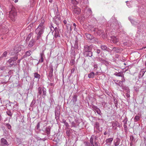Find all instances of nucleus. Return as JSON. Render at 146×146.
<instances>
[{"mask_svg": "<svg viewBox=\"0 0 146 146\" xmlns=\"http://www.w3.org/2000/svg\"><path fill=\"white\" fill-rule=\"evenodd\" d=\"M40 123H38L37 125H36V129H38L40 127Z\"/></svg>", "mask_w": 146, "mask_h": 146, "instance_id": "nucleus-61", "label": "nucleus"}, {"mask_svg": "<svg viewBox=\"0 0 146 146\" xmlns=\"http://www.w3.org/2000/svg\"><path fill=\"white\" fill-rule=\"evenodd\" d=\"M96 140V137L94 136H92L90 140V146H95L94 143H95Z\"/></svg>", "mask_w": 146, "mask_h": 146, "instance_id": "nucleus-9", "label": "nucleus"}, {"mask_svg": "<svg viewBox=\"0 0 146 146\" xmlns=\"http://www.w3.org/2000/svg\"><path fill=\"white\" fill-rule=\"evenodd\" d=\"M94 111H96V109H97L98 108L96 106H93L92 107Z\"/></svg>", "mask_w": 146, "mask_h": 146, "instance_id": "nucleus-60", "label": "nucleus"}, {"mask_svg": "<svg viewBox=\"0 0 146 146\" xmlns=\"http://www.w3.org/2000/svg\"><path fill=\"white\" fill-rule=\"evenodd\" d=\"M100 52H101V50L100 49H98L96 50V52L98 54H99V53H100Z\"/></svg>", "mask_w": 146, "mask_h": 146, "instance_id": "nucleus-62", "label": "nucleus"}, {"mask_svg": "<svg viewBox=\"0 0 146 146\" xmlns=\"http://www.w3.org/2000/svg\"><path fill=\"white\" fill-rule=\"evenodd\" d=\"M94 31L96 32L98 35L100 36L103 32V31L101 29H98L95 28L94 30Z\"/></svg>", "mask_w": 146, "mask_h": 146, "instance_id": "nucleus-19", "label": "nucleus"}, {"mask_svg": "<svg viewBox=\"0 0 146 146\" xmlns=\"http://www.w3.org/2000/svg\"><path fill=\"white\" fill-rule=\"evenodd\" d=\"M18 58V57L16 56L15 57H12L7 62L10 64V67L12 65H13L15 63V61Z\"/></svg>", "mask_w": 146, "mask_h": 146, "instance_id": "nucleus-7", "label": "nucleus"}, {"mask_svg": "<svg viewBox=\"0 0 146 146\" xmlns=\"http://www.w3.org/2000/svg\"><path fill=\"white\" fill-rule=\"evenodd\" d=\"M17 12L14 9H12L9 14V17L13 21H15L17 19Z\"/></svg>", "mask_w": 146, "mask_h": 146, "instance_id": "nucleus-4", "label": "nucleus"}, {"mask_svg": "<svg viewBox=\"0 0 146 146\" xmlns=\"http://www.w3.org/2000/svg\"><path fill=\"white\" fill-rule=\"evenodd\" d=\"M95 74L94 72H92L88 74V77L90 78H93L94 77Z\"/></svg>", "mask_w": 146, "mask_h": 146, "instance_id": "nucleus-36", "label": "nucleus"}, {"mask_svg": "<svg viewBox=\"0 0 146 146\" xmlns=\"http://www.w3.org/2000/svg\"><path fill=\"white\" fill-rule=\"evenodd\" d=\"M91 40H92V42H94L98 43V39L96 38L93 37V38Z\"/></svg>", "mask_w": 146, "mask_h": 146, "instance_id": "nucleus-46", "label": "nucleus"}, {"mask_svg": "<svg viewBox=\"0 0 146 146\" xmlns=\"http://www.w3.org/2000/svg\"><path fill=\"white\" fill-rule=\"evenodd\" d=\"M9 145L8 142L4 138L1 139V146H8Z\"/></svg>", "mask_w": 146, "mask_h": 146, "instance_id": "nucleus-10", "label": "nucleus"}, {"mask_svg": "<svg viewBox=\"0 0 146 146\" xmlns=\"http://www.w3.org/2000/svg\"><path fill=\"white\" fill-rule=\"evenodd\" d=\"M6 126L9 129H10L11 128V125L9 123H7L6 125Z\"/></svg>", "mask_w": 146, "mask_h": 146, "instance_id": "nucleus-55", "label": "nucleus"}, {"mask_svg": "<svg viewBox=\"0 0 146 146\" xmlns=\"http://www.w3.org/2000/svg\"><path fill=\"white\" fill-rule=\"evenodd\" d=\"M5 26L4 25L0 24V32H4L5 31H6L7 29L5 27Z\"/></svg>", "mask_w": 146, "mask_h": 146, "instance_id": "nucleus-15", "label": "nucleus"}, {"mask_svg": "<svg viewBox=\"0 0 146 146\" xmlns=\"http://www.w3.org/2000/svg\"><path fill=\"white\" fill-rule=\"evenodd\" d=\"M72 11L74 14L76 15L80 14L81 12L80 9L78 7L74 6L72 7Z\"/></svg>", "mask_w": 146, "mask_h": 146, "instance_id": "nucleus-6", "label": "nucleus"}, {"mask_svg": "<svg viewBox=\"0 0 146 146\" xmlns=\"http://www.w3.org/2000/svg\"><path fill=\"white\" fill-rule=\"evenodd\" d=\"M114 74L116 76H120L121 77H123L124 75L122 72L115 73Z\"/></svg>", "mask_w": 146, "mask_h": 146, "instance_id": "nucleus-35", "label": "nucleus"}, {"mask_svg": "<svg viewBox=\"0 0 146 146\" xmlns=\"http://www.w3.org/2000/svg\"><path fill=\"white\" fill-rule=\"evenodd\" d=\"M78 3H79L81 5L84 6V5H87L88 4V0H78Z\"/></svg>", "mask_w": 146, "mask_h": 146, "instance_id": "nucleus-12", "label": "nucleus"}, {"mask_svg": "<svg viewBox=\"0 0 146 146\" xmlns=\"http://www.w3.org/2000/svg\"><path fill=\"white\" fill-rule=\"evenodd\" d=\"M112 126L113 127L115 126H117L119 127H121V124L117 121L113 122L112 123Z\"/></svg>", "mask_w": 146, "mask_h": 146, "instance_id": "nucleus-21", "label": "nucleus"}, {"mask_svg": "<svg viewBox=\"0 0 146 146\" xmlns=\"http://www.w3.org/2000/svg\"><path fill=\"white\" fill-rule=\"evenodd\" d=\"M60 36L59 33V29L57 27H55V33L54 34V37L55 38H60Z\"/></svg>", "mask_w": 146, "mask_h": 146, "instance_id": "nucleus-11", "label": "nucleus"}, {"mask_svg": "<svg viewBox=\"0 0 146 146\" xmlns=\"http://www.w3.org/2000/svg\"><path fill=\"white\" fill-rule=\"evenodd\" d=\"M51 26H50L49 27V28L50 29L51 31H52V33H53L54 31H55V28H54V27L52 26L51 25Z\"/></svg>", "mask_w": 146, "mask_h": 146, "instance_id": "nucleus-51", "label": "nucleus"}, {"mask_svg": "<svg viewBox=\"0 0 146 146\" xmlns=\"http://www.w3.org/2000/svg\"><path fill=\"white\" fill-rule=\"evenodd\" d=\"M33 35V34L32 33H31L29 34L27 36L26 39V41L27 42V41H29Z\"/></svg>", "mask_w": 146, "mask_h": 146, "instance_id": "nucleus-34", "label": "nucleus"}, {"mask_svg": "<svg viewBox=\"0 0 146 146\" xmlns=\"http://www.w3.org/2000/svg\"><path fill=\"white\" fill-rule=\"evenodd\" d=\"M126 2L127 3V5L129 8L131 7L130 5V3L129 2L127 1Z\"/></svg>", "mask_w": 146, "mask_h": 146, "instance_id": "nucleus-59", "label": "nucleus"}, {"mask_svg": "<svg viewBox=\"0 0 146 146\" xmlns=\"http://www.w3.org/2000/svg\"><path fill=\"white\" fill-rule=\"evenodd\" d=\"M98 61L102 63L108 64V62L106 60L101 58H99L98 59Z\"/></svg>", "mask_w": 146, "mask_h": 146, "instance_id": "nucleus-22", "label": "nucleus"}, {"mask_svg": "<svg viewBox=\"0 0 146 146\" xmlns=\"http://www.w3.org/2000/svg\"><path fill=\"white\" fill-rule=\"evenodd\" d=\"M35 42V40L32 38L29 42L28 45V47L29 48L32 47L34 45V43Z\"/></svg>", "mask_w": 146, "mask_h": 146, "instance_id": "nucleus-14", "label": "nucleus"}, {"mask_svg": "<svg viewBox=\"0 0 146 146\" xmlns=\"http://www.w3.org/2000/svg\"><path fill=\"white\" fill-rule=\"evenodd\" d=\"M64 123L66 127H67V128H68V127L69 126L68 123L66 122V121H64Z\"/></svg>", "mask_w": 146, "mask_h": 146, "instance_id": "nucleus-56", "label": "nucleus"}, {"mask_svg": "<svg viewBox=\"0 0 146 146\" xmlns=\"http://www.w3.org/2000/svg\"><path fill=\"white\" fill-rule=\"evenodd\" d=\"M36 102V101L35 99H34L32 102H31V104L30 106L31 107H33L34 106Z\"/></svg>", "mask_w": 146, "mask_h": 146, "instance_id": "nucleus-44", "label": "nucleus"}, {"mask_svg": "<svg viewBox=\"0 0 146 146\" xmlns=\"http://www.w3.org/2000/svg\"><path fill=\"white\" fill-rule=\"evenodd\" d=\"M40 59L39 60V62H43L44 61V53L43 51L42 52L40 53Z\"/></svg>", "mask_w": 146, "mask_h": 146, "instance_id": "nucleus-17", "label": "nucleus"}, {"mask_svg": "<svg viewBox=\"0 0 146 146\" xmlns=\"http://www.w3.org/2000/svg\"><path fill=\"white\" fill-rule=\"evenodd\" d=\"M86 36L87 38L90 40H91L93 38V36L89 34H86Z\"/></svg>", "mask_w": 146, "mask_h": 146, "instance_id": "nucleus-38", "label": "nucleus"}, {"mask_svg": "<svg viewBox=\"0 0 146 146\" xmlns=\"http://www.w3.org/2000/svg\"><path fill=\"white\" fill-rule=\"evenodd\" d=\"M131 17H128V19L131 22V23L132 24V25H137V23L134 21V20H133L131 18Z\"/></svg>", "mask_w": 146, "mask_h": 146, "instance_id": "nucleus-23", "label": "nucleus"}, {"mask_svg": "<svg viewBox=\"0 0 146 146\" xmlns=\"http://www.w3.org/2000/svg\"><path fill=\"white\" fill-rule=\"evenodd\" d=\"M111 40L114 43H116L118 41V39L117 36H112L111 37Z\"/></svg>", "mask_w": 146, "mask_h": 146, "instance_id": "nucleus-18", "label": "nucleus"}, {"mask_svg": "<svg viewBox=\"0 0 146 146\" xmlns=\"http://www.w3.org/2000/svg\"><path fill=\"white\" fill-rule=\"evenodd\" d=\"M67 21L66 20H65L64 19V21H63V23H64V25H66L67 24Z\"/></svg>", "mask_w": 146, "mask_h": 146, "instance_id": "nucleus-64", "label": "nucleus"}, {"mask_svg": "<svg viewBox=\"0 0 146 146\" xmlns=\"http://www.w3.org/2000/svg\"><path fill=\"white\" fill-rule=\"evenodd\" d=\"M86 13L87 14V15L88 17L92 15V13L91 10L90 8H88L86 9Z\"/></svg>", "mask_w": 146, "mask_h": 146, "instance_id": "nucleus-20", "label": "nucleus"}, {"mask_svg": "<svg viewBox=\"0 0 146 146\" xmlns=\"http://www.w3.org/2000/svg\"><path fill=\"white\" fill-rule=\"evenodd\" d=\"M71 127H77V125L76 124L74 121H72L71 122Z\"/></svg>", "mask_w": 146, "mask_h": 146, "instance_id": "nucleus-47", "label": "nucleus"}, {"mask_svg": "<svg viewBox=\"0 0 146 146\" xmlns=\"http://www.w3.org/2000/svg\"><path fill=\"white\" fill-rule=\"evenodd\" d=\"M140 118V117L138 115H136L135 116L134 119V120H135V121H138Z\"/></svg>", "mask_w": 146, "mask_h": 146, "instance_id": "nucleus-49", "label": "nucleus"}, {"mask_svg": "<svg viewBox=\"0 0 146 146\" xmlns=\"http://www.w3.org/2000/svg\"><path fill=\"white\" fill-rule=\"evenodd\" d=\"M92 47L93 46L92 45H90V46L86 45L84 46L83 53L84 56L92 57Z\"/></svg>", "mask_w": 146, "mask_h": 146, "instance_id": "nucleus-2", "label": "nucleus"}, {"mask_svg": "<svg viewBox=\"0 0 146 146\" xmlns=\"http://www.w3.org/2000/svg\"><path fill=\"white\" fill-rule=\"evenodd\" d=\"M71 3L73 5H76L78 4V2L76 0H72L71 1Z\"/></svg>", "mask_w": 146, "mask_h": 146, "instance_id": "nucleus-53", "label": "nucleus"}, {"mask_svg": "<svg viewBox=\"0 0 146 146\" xmlns=\"http://www.w3.org/2000/svg\"><path fill=\"white\" fill-rule=\"evenodd\" d=\"M100 48L103 50L109 51V48L104 45H101Z\"/></svg>", "mask_w": 146, "mask_h": 146, "instance_id": "nucleus-24", "label": "nucleus"}, {"mask_svg": "<svg viewBox=\"0 0 146 146\" xmlns=\"http://www.w3.org/2000/svg\"><path fill=\"white\" fill-rule=\"evenodd\" d=\"M60 20V17L58 16L55 17L53 19V21L56 24L59 23Z\"/></svg>", "mask_w": 146, "mask_h": 146, "instance_id": "nucleus-13", "label": "nucleus"}, {"mask_svg": "<svg viewBox=\"0 0 146 146\" xmlns=\"http://www.w3.org/2000/svg\"><path fill=\"white\" fill-rule=\"evenodd\" d=\"M21 50V48L20 47H19L15 49L14 50L15 52L16 53H17L19 52Z\"/></svg>", "mask_w": 146, "mask_h": 146, "instance_id": "nucleus-39", "label": "nucleus"}, {"mask_svg": "<svg viewBox=\"0 0 146 146\" xmlns=\"http://www.w3.org/2000/svg\"><path fill=\"white\" fill-rule=\"evenodd\" d=\"M65 26L66 27V29L68 31H70V32L72 30L71 26L70 24H66Z\"/></svg>", "mask_w": 146, "mask_h": 146, "instance_id": "nucleus-29", "label": "nucleus"}, {"mask_svg": "<svg viewBox=\"0 0 146 146\" xmlns=\"http://www.w3.org/2000/svg\"><path fill=\"white\" fill-rule=\"evenodd\" d=\"M34 76L35 78L39 79L40 78V75L37 73H34Z\"/></svg>", "mask_w": 146, "mask_h": 146, "instance_id": "nucleus-40", "label": "nucleus"}, {"mask_svg": "<svg viewBox=\"0 0 146 146\" xmlns=\"http://www.w3.org/2000/svg\"><path fill=\"white\" fill-rule=\"evenodd\" d=\"M41 22L39 24L38 27L36 29L35 32L37 35L36 40H37L42 36V35L44 32L45 28V24H44L45 21L42 19L40 20Z\"/></svg>", "mask_w": 146, "mask_h": 146, "instance_id": "nucleus-1", "label": "nucleus"}, {"mask_svg": "<svg viewBox=\"0 0 146 146\" xmlns=\"http://www.w3.org/2000/svg\"><path fill=\"white\" fill-rule=\"evenodd\" d=\"M93 66L94 67V70H96L98 68L97 64H94Z\"/></svg>", "mask_w": 146, "mask_h": 146, "instance_id": "nucleus-57", "label": "nucleus"}, {"mask_svg": "<svg viewBox=\"0 0 146 146\" xmlns=\"http://www.w3.org/2000/svg\"><path fill=\"white\" fill-rule=\"evenodd\" d=\"M95 111L99 115H101V112L100 111V109L99 108H98L97 109H96V110Z\"/></svg>", "mask_w": 146, "mask_h": 146, "instance_id": "nucleus-54", "label": "nucleus"}, {"mask_svg": "<svg viewBox=\"0 0 146 146\" xmlns=\"http://www.w3.org/2000/svg\"><path fill=\"white\" fill-rule=\"evenodd\" d=\"M78 38L76 37V40L74 43V48L75 49H77L78 48Z\"/></svg>", "mask_w": 146, "mask_h": 146, "instance_id": "nucleus-26", "label": "nucleus"}, {"mask_svg": "<svg viewBox=\"0 0 146 146\" xmlns=\"http://www.w3.org/2000/svg\"><path fill=\"white\" fill-rule=\"evenodd\" d=\"M50 127L48 126L46 129L45 131L47 134V135H48L50 134Z\"/></svg>", "mask_w": 146, "mask_h": 146, "instance_id": "nucleus-30", "label": "nucleus"}, {"mask_svg": "<svg viewBox=\"0 0 146 146\" xmlns=\"http://www.w3.org/2000/svg\"><path fill=\"white\" fill-rule=\"evenodd\" d=\"M115 84L119 86L123 87V84L122 81L119 80L118 83L115 82Z\"/></svg>", "mask_w": 146, "mask_h": 146, "instance_id": "nucleus-37", "label": "nucleus"}, {"mask_svg": "<svg viewBox=\"0 0 146 146\" xmlns=\"http://www.w3.org/2000/svg\"><path fill=\"white\" fill-rule=\"evenodd\" d=\"M113 102L114 103L115 106L116 107L117 105V100L115 98H113Z\"/></svg>", "mask_w": 146, "mask_h": 146, "instance_id": "nucleus-50", "label": "nucleus"}, {"mask_svg": "<svg viewBox=\"0 0 146 146\" xmlns=\"http://www.w3.org/2000/svg\"><path fill=\"white\" fill-rule=\"evenodd\" d=\"M95 146H100V144L99 142L96 140L94 143Z\"/></svg>", "mask_w": 146, "mask_h": 146, "instance_id": "nucleus-58", "label": "nucleus"}, {"mask_svg": "<svg viewBox=\"0 0 146 146\" xmlns=\"http://www.w3.org/2000/svg\"><path fill=\"white\" fill-rule=\"evenodd\" d=\"M48 70L49 71V73L48 77L50 78H52L53 76V67L51 64L49 65Z\"/></svg>", "mask_w": 146, "mask_h": 146, "instance_id": "nucleus-8", "label": "nucleus"}, {"mask_svg": "<svg viewBox=\"0 0 146 146\" xmlns=\"http://www.w3.org/2000/svg\"><path fill=\"white\" fill-rule=\"evenodd\" d=\"M84 143L85 146H90V143L88 141H85Z\"/></svg>", "mask_w": 146, "mask_h": 146, "instance_id": "nucleus-52", "label": "nucleus"}, {"mask_svg": "<svg viewBox=\"0 0 146 146\" xmlns=\"http://www.w3.org/2000/svg\"><path fill=\"white\" fill-rule=\"evenodd\" d=\"M99 123L98 122H96V126H95V127L96 128L99 130V131H101V130L100 129V128H99Z\"/></svg>", "mask_w": 146, "mask_h": 146, "instance_id": "nucleus-48", "label": "nucleus"}, {"mask_svg": "<svg viewBox=\"0 0 146 146\" xmlns=\"http://www.w3.org/2000/svg\"><path fill=\"white\" fill-rule=\"evenodd\" d=\"M46 90L44 87H39L38 89L37 96L38 97L39 95L42 96V97L44 98L46 95Z\"/></svg>", "mask_w": 146, "mask_h": 146, "instance_id": "nucleus-3", "label": "nucleus"}, {"mask_svg": "<svg viewBox=\"0 0 146 146\" xmlns=\"http://www.w3.org/2000/svg\"><path fill=\"white\" fill-rule=\"evenodd\" d=\"M32 53V52L31 50H29L25 52V55L24 56V57H26L29 56Z\"/></svg>", "mask_w": 146, "mask_h": 146, "instance_id": "nucleus-27", "label": "nucleus"}, {"mask_svg": "<svg viewBox=\"0 0 146 146\" xmlns=\"http://www.w3.org/2000/svg\"><path fill=\"white\" fill-rule=\"evenodd\" d=\"M145 71L144 70H142L140 71L139 75V78H140L142 77L144 75Z\"/></svg>", "mask_w": 146, "mask_h": 146, "instance_id": "nucleus-28", "label": "nucleus"}, {"mask_svg": "<svg viewBox=\"0 0 146 146\" xmlns=\"http://www.w3.org/2000/svg\"><path fill=\"white\" fill-rule=\"evenodd\" d=\"M143 28L142 27V26L141 25H139V26L138 25V27L137 28V31L139 32H143Z\"/></svg>", "mask_w": 146, "mask_h": 146, "instance_id": "nucleus-33", "label": "nucleus"}, {"mask_svg": "<svg viewBox=\"0 0 146 146\" xmlns=\"http://www.w3.org/2000/svg\"><path fill=\"white\" fill-rule=\"evenodd\" d=\"M68 130H66V135L68 136H69L70 135V131L72 130V129L70 128H68Z\"/></svg>", "mask_w": 146, "mask_h": 146, "instance_id": "nucleus-42", "label": "nucleus"}, {"mask_svg": "<svg viewBox=\"0 0 146 146\" xmlns=\"http://www.w3.org/2000/svg\"><path fill=\"white\" fill-rule=\"evenodd\" d=\"M115 24V26L113 27L114 29L116 30L119 29L120 27L117 21H116Z\"/></svg>", "mask_w": 146, "mask_h": 146, "instance_id": "nucleus-31", "label": "nucleus"}, {"mask_svg": "<svg viewBox=\"0 0 146 146\" xmlns=\"http://www.w3.org/2000/svg\"><path fill=\"white\" fill-rule=\"evenodd\" d=\"M77 95L76 94H75L73 96V98L72 101L74 103H75L77 100Z\"/></svg>", "mask_w": 146, "mask_h": 146, "instance_id": "nucleus-32", "label": "nucleus"}, {"mask_svg": "<svg viewBox=\"0 0 146 146\" xmlns=\"http://www.w3.org/2000/svg\"><path fill=\"white\" fill-rule=\"evenodd\" d=\"M113 140V138L107 139L105 141L106 142V144L108 145H111Z\"/></svg>", "mask_w": 146, "mask_h": 146, "instance_id": "nucleus-16", "label": "nucleus"}, {"mask_svg": "<svg viewBox=\"0 0 146 146\" xmlns=\"http://www.w3.org/2000/svg\"><path fill=\"white\" fill-rule=\"evenodd\" d=\"M114 142V145L115 146H117L120 143V139L118 138H117L115 139Z\"/></svg>", "mask_w": 146, "mask_h": 146, "instance_id": "nucleus-25", "label": "nucleus"}, {"mask_svg": "<svg viewBox=\"0 0 146 146\" xmlns=\"http://www.w3.org/2000/svg\"><path fill=\"white\" fill-rule=\"evenodd\" d=\"M130 139L131 141H133V140L134 141V137L133 135H131V136H130Z\"/></svg>", "mask_w": 146, "mask_h": 146, "instance_id": "nucleus-63", "label": "nucleus"}, {"mask_svg": "<svg viewBox=\"0 0 146 146\" xmlns=\"http://www.w3.org/2000/svg\"><path fill=\"white\" fill-rule=\"evenodd\" d=\"M6 113L8 116H10L11 118V117L13 113L10 110H7L6 112Z\"/></svg>", "mask_w": 146, "mask_h": 146, "instance_id": "nucleus-41", "label": "nucleus"}, {"mask_svg": "<svg viewBox=\"0 0 146 146\" xmlns=\"http://www.w3.org/2000/svg\"><path fill=\"white\" fill-rule=\"evenodd\" d=\"M7 51H5L3 52V53L2 54V55L1 57H0V61L2 59V58L3 57H5L7 56Z\"/></svg>", "mask_w": 146, "mask_h": 146, "instance_id": "nucleus-43", "label": "nucleus"}, {"mask_svg": "<svg viewBox=\"0 0 146 146\" xmlns=\"http://www.w3.org/2000/svg\"><path fill=\"white\" fill-rule=\"evenodd\" d=\"M10 104L9 106L11 108L10 109H12L13 111L17 110L19 109V104L15 101H14L13 102H9Z\"/></svg>", "mask_w": 146, "mask_h": 146, "instance_id": "nucleus-5", "label": "nucleus"}, {"mask_svg": "<svg viewBox=\"0 0 146 146\" xmlns=\"http://www.w3.org/2000/svg\"><path fill=\"white\" fill-rule=\"evenodd\" d=\"M59 111L58 110H55V118L56 119L58 117L59 115Z\"/></svg>", "mask_w": 146, "mask_h": 146, "instance_id": "nucleus-45", "label": "nucleus"}]
</instances>
